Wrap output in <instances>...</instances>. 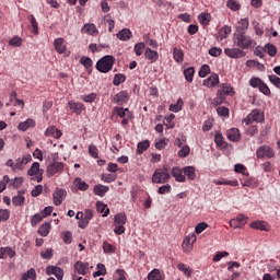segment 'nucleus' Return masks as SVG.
Wrapping results in <instances>:
<instances>
[{
    "mask_svg": "<svg viewBox=\"0 0 280 280\" xmlns=\"http://www.w3.org/2000/svg\"><path fill=\"white\" fill-rule=\"evenodd\" d=\"M233 44L235 47L241 48L242 50L244 49H250V47L255 46V42L250 36H247L246 33H240L235 32L233 34Z\"/></svg>",
    "mask_w": 280,
    "mask_h": 280,
    "instance_id": "1",
    "label": "nucleus"
},
{
    "mask_svg": "<svg viewBox=\"0 0 280 280\" xmlns=\"http://www.w3.org/2000/svg\"><path fill=\"white\" fill-rule=\"evenodd\" d=\"M115 65V57L107 55L101 58L96 62V69L100 73H108V71L113 70V66Z\"/></svg>",
    "mask_w": 280,
    "mask_h": 280,
    "instance_id": "2",
    "label": "nucleus"
},
{
    "mask_svg": "<svg viewBox=\"0 0 280 280\" xmlns=\"http://www.w3.org/2000/svg\"><path fill=\"white\" fill-rule=\"evenodd\" d=\"M172 178V175L165 170L156 168L152 175V183L155 185H165Z\"/></svg>",
    "mask_w": 280,
    "mask_h": 280,
    "instance_id": "3",
    "label": "nucleus"
},
{
    "mask_svg": "<svg viewBox=\"0 0 280 280\" xmlns=\"http://www.w3.org/2000/svg\"><path fill=\"white\" fill-rule=\"evenodd\" d=\"M257 159H275V150L270 145H261L256 151Z\"/></svg>",
    "mask_w": 280,
    "mask_h": 280,
    "instance_id": "4",
    "label": "nucleus"
},
{
    "mask_svg": "<svg viewBox=\"0 0 280 280\" xmlns=\"http://www.w3.org/2000/svg\"><path fill=\"white\" fill-rule=\"evenodd\" d=\"M27 174L30 176H35L32 179L36 180V183H43V171H40V163L34 162L28 168Z\"/></svg>",
    "mask_w": 280,
    "mask_h": 280,
    "instance_id": "5",
    "label": "nucleus"
},
{
    "mask_svg": "<svg viewBox=\"0 0 280 280\" xmlns=\"http://www.w3.org/2000/svg\"><path fill=\"white\" fill-rule=\"evenodd\" d=\"M246 126H250V124H261L264 121V114L259 112V109H254L250 112V114L243 120Z\"/></svg>",
    "mask_w": 280,
    "mask_h": 280,
    "instance_id": "6",
    "label": "nucleus"
},
{
    "mask_svg": "<svg viewBox=\"0 0 280 280\" xmlns=\"http://www.w3.org/2000/svg\"><path fill=\"white\" fill-rule=\"evenodd\" d=\"M196 234H189L183 241L182 248L186 255H189L194 250V244H196Z\"/></svg>",
    "mask_w": 280,
    "mask_h": 280,
    "instance_id": "7",
    "label": "nucleus"
},
{
    "mask_svg": "<svg viewBox=\"0 0 280 280\" xmlns=\"http://www.w3.org/2000/svg\"><path fill=\"white\" fill-rule=\"evenodd\" d=\"M65 198H67V190L62 188H56L52 194V202L55 207H60V205L65 202Z\"/></svg>",
    "mask_w": 280,
    "mask_h": 280,
    "instance_id": "8",
    "label": "nucleus"
},
{
    "mask_svg": "<svg viewBox=\"0 0 280 280\" xmlns=\"http://www.w3.org/2000/svg\"><path fill=\"white\" fill-rule=\"evenodd\" d=\"M65 170V164L61 162H52L47 166L46 174L47 176H56L59 172H62Z\"/></svg>",
    "mask_w": 280,
    "mask_h": 280,
    "instance_id": "9",
    "label": "nucleus"
},
{
    "mask_svg": "<svg viewBox=\"0 0 280 280\" xmlns=\"http://www.w3.org/2000/svg\"><path fill=\"white\" fill-rule=\"evenodd\" d=\"M224 54L228 58H232L234 60L246 56V51L242 50V48H224Z\"/></svg>",
    "mask_w": 280,
    "mask_h": 280,
    "instance_id": "10",
    "label": "nucleus"
},
{
    "mask_svg": "<svg viewBox=\"0 0 280 280\" xmlns=\"http://www.w3.org/2000/svg\"><path fill=\"white\" fill-rule=\"evenodd\" d=\"M46 275H48V277H51V275H54L56 279L62 280L65 277V270H62V268L58 266H48L46 267Z\"/></svg>",
    "mask_w": 280,
    "mask_h": 280,
    "instance_id": "11",
    "label": "nucleus"
},
{
    "mask_svg": "<svg viewBox=\"0 0 280 280\" xmlns=\"http://www.w3.org/2000/svg\"><path fill=\"white\" fill-rule=\"evenodd\" d=\"M248 222V218L244 214H238L235 219L230 221V226L232 229H242Z\"/></svg>",
    "mask_w": 280,
    "mask_h": 280,
    "instance_id": "12",
    "label": "nucleus"
},
{
    "mask_svg": "<svg viewBox=\"0 0 280 280\" xmlns=\"http://www.w3.org/2000/svg\"><path fill=\"white\" fill-rule=\"evenodd\" d=\"M217 95L219 97H224V95H230L233 96L235 95V91L233 90V86H231V84L229 83H222L220 89L217 92Z\"/></svg>",
    "mask_w": 280,
    "mask_h": 280,
    "instance_id": "13",
    "label": "nucleus"
},
{
    "mask_svg": "<svg viewBox=\"0 0 280 280\" xmlns=\"http://www.w3.org/2000/svg\"><path fill=\"white\" fill-rule=\"evenodd\" d=\"M220 84V75L218 73H212L209 78L203 80V86L208 89H213Z\"/></svg>",
    "mask_w": 280,
    "mask_h": 280,
    "instance_id": "14",
    "label": "nucleus"
},
{
    "mask_svg": "<svg viewBox=\"0 0 280 280\" xmlns=\"http://www.w3.org/2000/svg\"><path fill=\"white\" fill-rule=\"evenodd\" d=\"M183 172H184V170L178 166H174L171 170V174H172L173 178H175L176 183H185L187 180V177H185Z\"/></svg>",
    "mask_w": 280,
    "mask_h": 280,
    "instance_id": "15",
    "label": "nucleus"
},
{
    "mask_svg": "<svg viewBox=\"0 0 280 280\" xmlns=\"http://www.w3.org/2000/svg\"><path fill=\"white\" fill-rule=\"evenodd\" d=\"M90 268L91 267L89 262H83L79 260L74 264V272H77V275H82L83 277L89 272Z\"/></svg>",
    "mask_w": 280,
    "mask_h": 280,
    "instance_id": "16",
    "label": "nucleus"
},
{
    "mask_svg": "<svg viewBox=\"0 0 280 280\" xmlns=\"http://www.w3.org/2000/svg\"><path fill=\"white\" fill-rule=\"evenodd\" d=\"M231 32H232L231 26H229V25L222 26L217 34V40L219 43H222V40H224V39L229 38V36H231Z\"/></svg>",
    "mask_w": 280,
    "mask_h": 280,
    "instance_id": "17",
    "label": "nucleus"
},
{
    "mask_svg": "<svg viewBox=\"0 0 280 280\" xmlns=\"http://www.w3.org/2000/svg\"><path fill=\"white\" fill-rule=\"evenodd\" d=\"M82 34H89V36H97L100 34V31H97V26L93 23H86L81 28Z\"/></svg>",
    "mask_w": 280,
    "mask_h": 280,
    "instance_id": "18",
    "label": "nucleus"
},
{
    "mask_svg": "<svg viewBox=\"0 0 280 280\" xmlns=\"http://www.w3.org/2000/svg\"><path fill=\"white\" fill-rule=\"evenodd\" d=\"M30 161H32L31 154H26L22 159L15 160V172L16 171L21 172V171L25 170V166L27 165V163H30Z\"/></svg>",
    "mask_w": 280,
    "mask_h": 280,
    "instance_id": "19",
    "label": "nucleus"
},
{
    "mask_svg": "<svg viewBox=\"0 0 280 280\" xmlns=\"http://www.w3.org/2000/svg\"><path fill=\"white\" fill-rule=\"evenodd\" d=\"M68 107L75 115H82V110H84V104L75 101H69Z\"/></svg>",
    "mask_w": 280,
    "mask_h": 280,
    "instance_id": "20",
    "label": "nucleus"
},
{
    "mask_svg": "<svg viewBox=\"0 0 280 280\" xmlns=\"http://www.w3.org/2000/svg\"><path fill=\"white\" fill-rule=\"evenodd\" d=\"M129 100H130V95L128 94L127 91H121L114 96L115 104H127Z\"/></svg>",
    "mask_w": 280,
    "mask_h": 280,
    "instance_id": "21",
    "label": "nucleus"
},
{
    "mask_svg": "<svg viewBox=\"0 0 280 280\" xmlns=\"http://www.w3.org/2000/svg\"><path fill=\"white\" fill-rule=\"evenodd\" d=\"M45 137H51L52 139H60V137H62V131L56 128V126H50L46 129Z\"/></svg>",
    "mask_w": 280,
    "mask_h": 280,
    "instance_id": "22",
    "label": "nucleus"
},
{
    "mask_svg": "<svg viewBox=\"0 0 280 280\" xmlns=\"http://www.w3.org/2000/svg\"><path fill=\"white\" fill-rule=\"evenodd\" d=\"M54 47L57 54H65L67 51V45H65V38L59 37L54 40Z\"/></svg>",
    "mask_w": 280,
    "mask_h": 280,
    "instance_id": "23",
    "label": "nucleus"
},
{
    "mask_svg": "<svg viewBox=\"0 0 280 280\" xmlns=\"http://www.w3.org/2000/svg\"><path fill=\"white\" fill-rule=\"evenodd\" d=\"M226 137L229 141L237 142L240 139H242V135L240 133V129L237 128H231L226 131Z\"/></svg>",
    "mask_w": 280,
    "mask_h": 280,
    "instance_id": "24",
    "label": "nucleus"
},
{
    "mask_svg": "<svg viewBox=\"0 0 280 280\" xmlns=\"http://www.w3.org/2000/svg\"><path fill=\"white\" fill-rule=\"evenodd\" d=\"M16 256V252L14 249H12V247H0V259H5V257H10V259H12V257Z\"/></svg>",
    "mask_w": 280,
    "mask_h": 280,
    "instance_id": "25",
    "label": "nucleus"
},
{
    "mask_svg": "<svg viewBox=\"0 0 280 280\" xmlns=\"http://www.w3.org/2000/svg\"><path fill=\"white\" fill-rule=\"evenodd\" d=\"M144 57L147 60H150V62H156V60H159V51L152 50V48H145Z\"/></svg>",
    "mask_w": 280,
    "mask_h": 280,
    "instance_id": "26",
    "label": "nucleus"
},
{
    "mask_svg": "<svg viewBox=\"0 0 280 280\" xmlns=\"http://www.w3.org/2000/svg\"><path fill=\"white\" fill-rule=\"evenodd\" d=\"M36 126V120L32 118H27L25 121H22L18 125V129L22 130V132H25L28 128H34Z\"/></svg>",
    "mask_w": 280,
    "mask_h": 280,
    "instance_id": "27",
    "label": "nucleus"
},
{
    "mask_svg": "<svg viewBox=\"0 0 280 280\" xmlns=\"http://www.w3.org/2000/svg\"><path fill=\"white\" fill-rule=\"evenodd\" d=\"M250 226L256 231H270V225L266 221H254Z\"/></svg>",
    "mask_w": 280,
    "mask_h": 280,
    "instance_id": "28",
    "label": "nucleus"
},
{
    "mask_svg": "<svg viewBox=\"0 0 280 280\" xmlns=\"http://www.w3.org/2000/svg\"><path fill=\"white\" fill-rule=\"evenodd\" d=\"M108 186H104L102 184L95 185L93 192L95 194V196H100L101 198H104V196H106V194H108Z\"/></svg>",
    "mask_w": 280,
    "mask_h": 280,
    "instance_id": "29",
    "label": "nucleus"
},
{
    "mask_svg": "<svg viewBox=\"0 0 280 280\" xmlns=\"http://www.w3.org/2000/svg\"><path fill=\"white\" fill-rule=\"evenodd\" d=\"M115 113L116 115H118V117H120V119H130L132 117V114L130 113V109L128 108H124V107H116L115 108Z\"/></svg>",
    "mask_w": 280,
    "mask_h": 280,
    "instance_id": "30",
    "label": "nucleus"
},
{
    "mask_svg": "<svg viewBox=\"0 0 280 280\" xmlns=\"http://www.w3.org/2000/svg\"><path fill=\"white\" fill-rule=\"evenodd\" d=\"M117 38L124 42L130 40V38H132V32L130 31V28H122L117 33Z\"/></svg>",
    "mask_w": 280,
    "mask_h": 280,
    "instance_id": "31",
    "label": "nucleus"
},
{
    "mask_svg": "<svg viewBox=\"0 0 280 280\" xmlns=\"http://www.w3.org/2000/svg\"><path fill=\"white\" fill-rule=\"evenodd\" d=\"M73 185L79 191H86L89 189V184L80 177L74 178Z\"/></svg>",
    "mask_w": 280,
    "mask_h": 280,
    "instance_id": "32",
    "label": "nucleus"
},
{
    "mask_svg": "<svg viewBox=\"0 0 280 280\" xmlns=\"http://www.w3.org/2000/svg\"><path fill=\"white\" fill-rule=\"evenodd\" d=\"M128 222V218L126 217V213H116L114 215V225H120L124 226Z\"/></svg>",
    "mask_w": 280,
    "mask_h": 280,
    "instance_id": "33",
    "label": "nucleus"
},
{
    "mask_svg": "<svg viewBox=\"0 0 280 280\" xmlns=\"http://www.w3.org/2000/svg\"><path fill=\"white\" fill-rule=\"evenodd\" d=\"M214 142L218 148H221L222 150H226V147L229 145V143L224 141V137L222 136V133H215Z\"/></svg>",
    "mask_w": 280,
    "mask_h": 280,
    "instance_id": "34",
    "label": "nucleus"
},
{
    "mask_svg": "<svg viewBox=\"0 0 280 280\" xmlns=\"http://www.w3.org/2000/svg\"><path fill=\"white\" fill-rule=\"evenodd\" d=\"M248 25H249V22L247 18L241 19L236 26V32L246 33V30H248Z\"/></svg>",
    "mask_w": 280,
    "mask_h": 280,
    "instance_id": "35",
    "label": "nucleus"
},
{
    "mask_svg": "<svg viewBox=\"0 0 280 280\" xmlns=\"http://www.w3.org/2000/svg\"><path fill=\"white\" fill-rule=\"evenodd\" d=\"M184 176H187L188 180H196V167L194 166L184 167Z\"/></svg>",
    "mask_w": 280,
    "mask_h": 280,
    "instance_id": "36",
    "label": "nucleus"
},
{
    "mask_svg": "<svg viewBox=\"0 0 280 280\" xmlns=\"http://www.w3.org/2000/svg\"><path fill=\"white\" fill-rule=\"evenodd\" d=\"M185 54L183 52V49L174 48L173 49V58L175 62H183L185 60L184 58Z\"/></svg>",
    "mask_w": 280,
    "mask_h": 280,
    "instance_id": "37",
    "label": "nucleus"
},
{
    "mask_svg": "<svg viewBox=\"0 0 280 280\" xmlns=\"http://www.w3.org/2000/svg\"><path fill=\"white\" fill-rule=\"evenodd\" d=\"M50 229H51V225L46 222L39 226L37 233H39L42 237H47L49 235Z\"/></svg>",
    "mask_w": 280,
    "mask_h": 280,
    "instance_id": "38",
    "label": "nucleus"
},
{
    "mask_svg": "<svg viewBox=\"0 0 280 280\" xmlns=\"http://www.w3.org/2000/svg\"><path fill=\"white\" fill-rule=\"evenodd\" d=\"M80 63L91 73V67H93V60L90 57H81Z\"/></svg>",
    "mask_w": 280,
    "mask_h": 280,
    "instance_id": "39",
    "label": "nucleus"
},
{
    "mask_svg": "<svg viewBox=\"0 0 280 280\" xmlns=\"http://www.w3.org/2000/svg\"><path fill=\"white\" fill-rule=\"evenodd\" d=\"M183 98H178L175 104L170 105V110L172 113H180L183 110Z\"/></svg>",
    "mask_w": 280,
    "mask_h": 280,
    "instance_id": "40",
    "label": "nucleus"
},
{
    "mask_svg": "<svg viewBox=\"0 0 280 280\" xmlns=\"http://www.w3.org/2000/svg\"><path fill=\"white\" fill-rule=\"evenodd\" d=\"M196 73V70L194 67H189L184 70L185 80L188 82H194V74Z\"/></svg>",
    "mask_w": 280,
    "mask_h": 280,
    "instance_id": "41",
    "label": "nucleus"
},
{
    "mask_svg": "<svg viewBox=\"0 0 280 280\" xmlns=\"http://www.w3.org/2000/svg\"><path fill=\"white\" fill-rule=\"evenodd\" d=\"M198 19L201 25H209V23H211V14L209 13H200Z\"/></svg>",
    "mask_w": 280,
    "mask_h": 280,
    "instance_id": "42",
    "label": "nucleus"
},
{
    "mask_svg": "<svg viewBox=\"0 0 280 280\" xmlns=\"http://www.w3.org/2000/svg\"><path fill=\"white\" fill-rule=\"evenodd\" d=\"M148 148H150V140H144L142 142H139L137 145L138 154H143V152H145V150H148Z\"/></svg>",
    "mask_w": 280,
    "mask_h": 280,
    "instance_id": "43",
    "label": "nucleus"
},
{
    "mask_svg": "<svg viewBox=\"0 0 280 280\" xmlns=\"http://www.w3.org/2000/svg\"><path fill=\"white\" fill-rule=\"evenodd\" d=\"M226 7L230 10H232V12H237L242 8V4H240V2H237V0H228Z\"/></svg>",
    "mask_w": 280,
    "mask_h": 280,
    "instance_id": "44",
    "label": "nucleus"
},
{
    "mask_svg": "<svg viewBox=\"0 0 280 280\" xmlns=\"http://www.w3.org/2000/svg\"><path fill=\"white\" fill-rule=\"evenodd\" d=\"M36 280V269L31 268L22 275V280Z\"/></svg>",
    "mask_w": 280,
    "mask_h": 280,
    "instance_id": "45",
    "label": "nucleus"
},
{
    "mask_svg": "<svg viewBox=\"0 0 280 280\" xmlns=\"http://www.w3.org/2000/svg\"><path fill=\"white\" fill-rule=\"evenodd\" d=\"M265 51H267L268 56H270L271 58H275V56H277V46L270 43L266 44Z\"/></svg>",
    "mask_w": 280,
    "mask_h": 280,
    "instance_id": "46",
    "label": "nucleus"
},
{
    "mask_svg": "<svg viewBox=\"0 0 280 280\" xmlns=\"http://www.w3.org/2000/svg\"><path fill=\"white\" fill-rule=\"evenodd\" d=\"M177 269L180 270V272H183L186 277H191V268H189V266L180 262L177 265Z\"/></svg>",
    "mask_w": 280,
    "mask_h": 280,
    "instance_id": "47",
    "label": "nucleus"
},
{
    "mask_svg": "<svg viewBox=\"0 0 280 280\" xmlns=\"http://www.w3.org/2000/svg\"><path fill=\"white\" fill-rule=\"evenodd\" d=\"M148 280H163V276H161V270H159V269H153V270L148 275Z\"/></svg>",
    "mask_w": 280,
    "mask_h": 280,
    "instance_id": "48",
    "label": "nucleus"
},
{
    "mask_svg": "<svg viewBox=\"0 0 280 280\" xmlns=\"http://www.w3.org/2000/svg\"><path fill=\"white\" fill-rule=\"evenodd\" d=\"M126 82V75L122 73H117L114 77L113 84L114 86H119V84H124Z\"/></svg>",
    "mask_w": 280,
    "mask_h": 280,
    "instance_id": "49",
    "label": "nucleus"
},
{
    "mask_svg": "<svg viewBox=\"0 0 280 280\" xmlns=\"http://www.w3.org/2000/svg\"><path fill=\"white\" fill-rule=\"evenodd\" d=\"M12 203L15 207H23L25 205V197L23 195H18L12 198Z\"/></svg>",
    "mask_w": 280,
    "mask_h": 280,
    "instance_id": "50",
    "label": "nucleus"
},
{
    "mask_svg": "<svg viewBox=\"0 0 280 280\" xmlns=\"http://www.w3.org/2000/svg\"><path fill=\"white\" fill-rule=\"evenodd\" d=\"M89 154L92 156V159H100V150H97L95 144L89 145Z\"/></svg>",
    "mask_w": 280,
    "mask_h": 280,
    "instance_id": "51",
    "label": "nucleus"
},
{
    "mask_svg": "<svg viewBox=\"0 0 280 280\" xmlns=\"http://www.w3.org/2000/svg\"><path fill=\"white\" fill-rule=\"evenodd\" d=\"M158 194H160L161 196H165V194H172V185L166 184V185L160 186L158 189Z\"/></svg>",
    "mask_w": 280,
    "mask_h": 280,
    "instance_id": "52",
    "label": "nucleus"
},
{
    "mask_svg": "<svg viewBox=\"0 0 280 280\" xmlns=\"http://www.w3.org/2000/svg\"><path fill=\"white\" fill-rule=\"evenodd\" d=\"M234 172L236 174H243V176H248V171H246V166H244V164L234 165Z\"/></svg>",
    "mask_w": 280,
    "mask_h": 280,
    "instance_id": "53",
    "label": "nucleus"
},
{
    "mask_svg": "<svg viewBox=\"0 0 280 280\" xmlns=\"http://www.w3.org/2000/svg\"><path fill=\"white\" fill-rule=\"evenodd\" d=\"M189 145H183L182 149L178 151L177 156H179V159H185L189 156Z\"/></svg>",
    "mask_w": 280,
    "mask_h": 280,
    "instance_id": "54",
    "label": "nucleus"
},
{
    "mask_svg": "<svg viewBox=\"0 0 280 280\" xmlns=\"http://www.w3.org/2000/svg\"><path fill=\"white\" fill-rule=\"evenodd\" d=\"M44 217L40 215V213H36L31 218V226H36L37 224H40L43 222Z\"/></svg>",
    "mask_w": 280,
    "mask_h": 280,
    "instance_id": "55",
    "label": "nucleus"
},
{
    "mask_svg": "<svg viewBox=\"0 0 280 280\" xmlns=\"http://www.w3.org/2000/svg\"><path fill=\"white\" fill-rule=\"evenodd\" d=\"M211 73V68H209V65L201 66L199 70V78H207Z\"/></svg>",
    "mask_w": 280,
    "mask_h": 280,
    "instance_id": "56",
    "label": "nucleus"
},
{
    "mask_svg": "<svg viewBox=\"0 0 280 280\" xmlns=\"http://www.w3.org/2000/svg\"><path fill=\"white\" fill-rule=\"evenodd\" d=\"M9 45L11 47H21V45H23V39L19 36H14L12 39H10Z\"/></svg>",
    "mask_w": 280,
    "mask_h": 280,
    "instance_id": "57",
    "label": "nucleus"
},
{
    "mask_svg": "<svg viewBox=\"0 0 280 280\" xmlns=\"http://www.w3.org/2000/svg\"><path fill=\"white\" fill-rule=\"evenodd\" d=\"M209 56H212V58H218L219 56H222V48L212 47L208 50Z\"/></svg>",
    "mask_w": 280,
    "mask_h": 280,
    "instance_id": "58",
    "label": "nucleus"
},
{
    "mask_svg": "<svg viewBox=\"0 0 280 280\" xmlns=\"http://www.w3.org/2000/svg\"><path fill=\"white\" fill-rule=\"evenodd\" d=\"M264 83L261 79L254 77L249 80V86H253V89H259V86Z\"/></svg>",
    "mask_w": 280,
    "mask_h": 280,
    "instance_id": "59",
    "label": "nucleus"
},
{
    "mask_svg": "<svg viewBox=\"0 0 280 280\" xmlns=\"http://www.w3.org/2000/svg\"><path fill=\"white\" fill-rule=\"evenodd\" d=\"M144 49H145L144 43H138L135 45V48H133L136 56H141Z\"/></svg>",
    "mask_w": 280,
    "mask_h": 280,
    "instance_id": "60",
    "label": "nucleus"
},
{
    "mask_svg": "<svg viewBox=\"0 0 280 280\" xmlns=\"http://www.w3.org/2000/svg\"><path fill=\"white\" fill-rule=\"evenodd\" d=\"M43 194V185H36L34 189L31 191V196L33 198H38Z\"/></svg>",
    "mask_w": 280,
    "mask_h": 280,
    "instance_id": "61",
    "label": "nucleus"
},
{
    "mask_svg": "<svg viewBox=\"0 0 280 280\" xmlns=\"http://www.w3.org/2000/svg\"><path fill=\"white\" fill-rule=\"evenodd\" d=\"M269 81L271 82V84H273V86L276 89H280V78L277 77L276 74H270L269 77Z\"/></svg>",
    "mask_w": 280,
    "mask_h": 280,
    "instance_id": "62",
    "label": "nucleus"
},
{
    "mask_svg": "<svg viewBox=\"0 0 280 280\" xmlns=\"http://www.w3.org/2000/svg\"><path fill=\"white\" fill-rule=\"evenodd\" d=\"M208 228H209V224H207V222H201L197 224V226L195 228V232L197 233V235H200V233H202Z\"/></svg>",
    "mask_w": 280,
    "mask_h": 280,
    "instance_id": "63",
    "label": "nucleus"
},
{
    "mask_svg": "<svg viewBox=\"0 0 280 280\" xmlns=\"http://www.w3.org/2000/svg\"><path fill=\"white\" fill-rule=\"evenodd\" d=\"M14 189H19L23 185V177H15L10 184Z\"/></svg>",
    "mask_w": 280,
    "mask_h": 280,
    "instance_id": "64",
    "label": "nucleus"
}]
</instances>
